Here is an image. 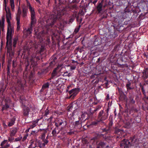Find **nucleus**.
<instances>
[{"instance_id": "obj_1", "label": "nucleus", "mask_w": 148, "mask_h": 148, "mask_svg": "<svg viewBox=\"0 0 148 148\" xmlns=\"http://www.w3.org/2000/svg\"><path fill=\"white\" fill-rule=\"evenodd\" d=\"M12 34L10 33V34L8 35V34H7L6 37V47L7 49V53L8 55L10 57L9 59L10 60H11L14 55L11 47Z\"/></svg>"}, {"instance_id": "obj_2", "label": "nucleus", "mask_w": 148, "mask_h": 148, "mask_svg": "<svg viewBox=\"0 0 148 148\" xmlns=\"http://www.w3.org/2000/svg\"><path fill=\"white\" fill-rule=\"evenodd\" d=\"M11 19V14L10 11L7 12L6 21L8 23V29L7 34L8 36L10 33L14 32L13 28L11 26L10 20Z\"/></svg>"}, {"instance_id": "obj_3", "label": "nucleus", "mask_w": 148, "mask_h": 148, "mask_svg": "<svg viewBox=\"0 0 148 148\" xmlns=\"http://www.w3.org/2000/svg\"><path fill=\"white\" fill-rule=\"evenodd\" d=\"M29 8L30 12L31 14V20L32 23L36 22V20L35 17V13L34 9L31 7V5L29 4Z\"/></svg>"}, {"instance_id": "obj_4", "label": "nucleus", "mask_w": 148, "mask_h": 148, "mask_svg": "<svg viewBox=\"0 0 148 148\" xmlns=\"http://www.w3.org/2000/svg\"><path fill=\"white\" fill-rule=\"evenodd\" d=\"M108 112L107 113H104L103 110L101 111L98 116V119L100 121L105 120L107 118Z\"/></svg>"}, {"instance_id": "obj_5", "label": "nucleus", "mask_w": 148, "mask_h": 148, "mask_svg": "<svg viewBox=\"0 0 148 148\" xmlns=\"http://www.w3.org/2000/svg\"><path fill=\"white\" fill-rule=\"evenodd\" d=\"M64 14L63 11H61L60 10H58L56 14L55 13V15L53 14V22H54L57 18H60Z\"/></svg>"}, {"instance_id": "obj_6", "label": "nucleus", "mask_w": 148, "mask_h": 148, "mask_svg": "<svg viewBox=\"0 0 148 148\" xmlns=\"http://www.w3.org/2000/svg\"><path fill=\"white\" fill-rule=\"evenodd\" d=\"M79 89L77 88H75L69 91V92L70 95L69 96V98H70L71 97L73 98L79 92Z\"/></svg>"}, {"instance_id": "obj_7", "label": "nucleus", "mask_w": 148, "mask_h": 148, "mask_svg": "<svg viewBox=\"0 0 148 148\" xmlns=\"http://www.w3.org/2000/svg\"><path fill=\"white\" fill-rule=\"evenodd\" d=\"M21 11L19 8L18 9V12L16 14V20L17 21V29L19 30L20 28V18Z\"/></svg>"}, {"instance_id": "obj_8", "label": "nucleus", "mask_w": 148, "mask_h": 148, "mask_svg": "<svg viewBox=\"0 0 148 148\" xmlns=\"http://www.w3.org/2000/svg\"><path fill=\"white\" fill-rule=\"evenodd\" d=\"M130 145V143L129 140L125 139L122 141L120 144L121 147H122L121 148H127Z\"/></svg>"}, {"instance_id": "obj_9", "label": "nucleus", "mask_w": 148, "mask_h": 148, "mask_svg": "<svg viewBox=\"0 0 148 148\" xmlns=\"http://www.w3.org/2000/svg\"><path fill=\"white\" fill-rule=\"evenodd\" d=\"M5 104L2 107V110H7L10 105V101L9 100L5 99Z\"/></svg>"}, {"instance_id": "obj_10", "label": "nucleus", "mask_w": 148, "mask_h": 148, "mask_svg": "<svg viewBox=\"0 0 148 148\" xmlns=\"http://www.w3.org/2000/svg\"><path fill=\"white\" fill-rule=\"evenodd\" d=\"M36 22H35L32 23V21L31 22V25L27 29L25 32V33H26L27 35H29L30 34L32 31V27L36 23Z\"/></svg>"}, {"instance_id": "obj_11", "label": "nucleus", "mask_w": 148, "mask_h": 148, "mask_svg": "<svg viewBox=\"0 0 148 148\" xmlns=\"http://www.w3.org/2000/svg\"><path fill=\"white\" fill-rule=\"evenodd\" d=\"M59 68L58 67H57L55 68V69L53 70L52 74L51 76L50 79H51L57 76L58 73V69Z\"/></svg>"}, {"instance_id": "obj_12", "label": "nucleus", "mask_w": 148, "mask_h": 148, "mask_svg": "<svg viewBox=\"0 0 148 148\" xmlns=\"http://www.w3.org/2000/svg\"><path fill=\"white\" fill-rule=\"evenodd\" d=\"M142 76L144 79H146L148 77V68H147L144 70Z\"/></svg>"}, {"instance_id": "obj_13", "label": "nucleus", "mask_w": 148, "mask_h": 148, "mask_svg": "<svg viewBox=\"0 0 148 148\" xmlns=\"http://www.w3.org/2000/svg\"><path fill=\"white\" fill-rule=\"evenodd\" d=\"M27 9L25 7H24L22 9V16L23 18H25L27 16Z\"/></svg>"}, {"instance_id": "obj_14", "label": "nucleus", "mask_w": 148, "mask_h": 148, "mask_svg": "<svg viewBox=\"0 0 148 148\" xmlns=\"http://www.w3.org/2000/svg\"><path fill=\"white\" fill-rule=\"evenodd\" d=\"M29 110L28 107H25L23 109V115L25 116H28Z\"/></svg>"}, {"instance_id": "obj_15", "label": "nucleus", "mask_w": 148, "mask_h": 148, "mask_svg": "<svg viewBox=\"0 0 148 148\" xmlns=\"http://www.w3.org/2000/svg\"><path fill=\"white\" fill-rule=\"evenodd\" d=\"M102 2H101L99 3L96 7L97 9L98 12V13H100L102 10Z\"/></svg>"}, {"instance_id": "obj_16", "label": "nucleus", "mask_w": 148, "mask_h": 148, "mask_svg": "<svg viewBox=\"0 0 148 148\" xmlns=\"http://www.w3.org/2000/svg\"><path fill=\"white\" fill-rule=\"evenodd\" d=\"M17 132V129L16 128H14L11 130L10 132V137L14 136Z\"/></svg>"}, {"instance_id": "obj_17", "label": "nucleus", "mask_w": 148, "mask_h": 148, "mask_svg": "<svg viewBox=\"0 0 148 148\" xmlns=\"http://www.w3.org/2000/svg\"><path fill=\"white\" fill-rule=\"evenodd\" d=\"M49 82H47L45 84L42 86V89L40 90V91L43 92L45 89L48 88L49 87Z\"/></svg>"}, {"instance_id": "obj_18", "label": "nucleus", "mask_w": 148, "mask_h": 148, "mask_svg": "<svg viewBox=\"0 0 148 148\" xmlns=\"http://www.w3.org/2000/svg\"><path fill=\"white\" fill-rule=\"evenodd\" d=\"M10 4L12 11H14V0H10Z\"/></svg>"}, {"instance_id": "obj_19", "label": "nucleus", "mask_w": 148, "mask_h": 148, "mask_svg": "<svg viewBox=\"0 0 148 148\" xmlns=\"http://www.w3.org/2000/svg\"><path fill=\"white\" fill-rule=\"evenodd\" d=\"M36 58V54H34L32 55L31 58L30 59V62L31 64L34 63L35 59Z\"/></svg>"}, {"instance_id": "obj_20", "label": "nucleus", "mask_w": 148, "mask_h": 148, "mask_svg": "<svg viewBox=\"0 0 148 148\" xmlns=\"http://www.w3.org/2000/svg\"><path fill=\"white\" fill-rule=\"evenodd\" d=\"M18 40V38L17 37H16L13 39V46L14 47H16V45Z\"/></svg>"}, {"instance_id": "obj_21", "label": "nucleus", "mask_w": 148, "mask_h": 148, "mask_svg": "<svg viewBox=\"0 0 148 148\" xmlns=\"http://www.w3.org/2000/svg\"><path fill=\"white\" fill-rule=\"evenodd\" d=\"M38 121V120L36 121H34L31 123L30 125V128H32L35 127L36 125V124L37 123Z\"/></svg>"}, {"instance_id": "obj_22", "label": "nucleus", "mask_w": 148, "mask_h": 148, "mask_svg": "<svg viewBox=\"0 0 148 148\" xmlns=\"http://www.w3.org/2000/svg\"><path fill=\"white\" fill-rule=\"evenodd\" d=\"M88 114L86 113H84L81 115V118L83 120H86L87 118Z\"/></svg>"}, {"instance_id": "obj_23", "label": "nucleus", "mask_w": 148, "mask_h": 148, "mask_svg": "<svg viewBox=\"0 0 148 148\" xmlns=\"http://www.w3.org/2000/svg\"><path fill=\"white\" fill-rule=\"evenodd\" d=\"M15 120V119L14 118L12 119L11 120L10 122L9 123L8 125V126H11L14 125V123Z\"/></svg>"}, {"instance_id": "obj_24", "label": "nucleus", "mask_w": 148, "mask_h": 148, "mask_svg": "<svg viewBox=\"0 0 148 148\" xmlns=\"http://www.w3.org/2000/svg\"><path fill=\"white\" fill-rule=\"evenodd\" d=\"M131 83L128 82L126 84V87L127 90L133 89V88L130 87Z\"/></svg>"}, {"instance_id": "obj_25", "label": "nucleus", "mask_w": 148, "mask_h": 148, "mask_svg": "<svg viewBox=\"0 0 148 148\" xmlns=\"http://www.w3.org/2000/svg\"><path fill=\"white\" fill-rule=\"evenodd\" d=\"M4 20L3 19L1 21V25L0 26V34H1V28H4Z\"/></svg>"}, {"instance_id": "obj_26", "label": "nucleus", "mask_w": 148, "mask_h": 148, "mask_svg": "<svg viewBox=\"0 0 148 148\" xmlns=\"http://www.w3.org/2000/svg\"><path fill=\"white\" fill-rule=\"evenodd\" d=\"M105 143L102 142H100L98 144V146L97 147V148H101L100 147H103L105 146Z\"/></svg>"}, {"instance_id": "obj_27", "label": "nucleus", "mask_w": 148, "mask_h": 148, "mask_svg": "<svg viewBox=\"0 0 148 148\" xmlns=\"http://www.w3.org/2000/svg\"><path fill=\"white\" fill-rule=\"evenodd\" d=\"M47 137L46 139H43L42 140V142H43V144L45 146L47 145V143H48V141L47 140Z\"/></svg>"}, {"instance_id": "obj_28", "label": "nucleus", "mask_w": 148, "mask_h": 148, "mask_svg": "<svg viewBox=\"0 0 148 148\" xmlns=\"http://www.w3.org/2000/svg\"><path fill=\"white\" fill-rule=\"evenodd\" d=\"M47 132L45 130L43 133H42L41 135V139H45V134H46Z\"/></svg>"}, {"instance_id": "obj_29", "label": "nucleus", "mask_w": 148, "mask_h": 148, "mask_svg": "<svg viewBox=\"0 0 148 148\" xmlns=\"http://www.w3.org/2000/svg\"><path fill=\"white\" fill-rule=\"evenodd\" d=\"M17 85L19 87H21L23 86V84L21 83V80H18L17 82Z\"/></svg>"}, {"instance_id": "obj_30", "label": "nucleus", "mask_w": 148, "mask_h": 148, "mask_svg": "<svg viewBox=\"0 0 148 148\" xmlns=\"http://www.w3.org/2000/svg\"><path fill=\"white\" fill-rule=\"evenodd\" d=\"M7 140H4L1 143V146L2 148H3V146H4L5 144H6L7 143Z\"/></svg>"}, {"instance_id": "obj_31", "label": "nucleus", "mask_w": 148, "mask_h": 148, "mask_svg": "<svg viewBox=\"0 0 148 148\" xmlns=\"http://www.w3.org/2000/svg\"><path fill=\"white\" fill-rule=\"evenodd\" d=\"M80 27V25H79L78 27L75 28L74 31V32L75 33H77L79 31Z\"/></svg>"}, {"instance_id": "obj_32", "label": "nucleus", "mask_w": 148, "mask_h": 148, "mask_svg": "<svg viewBox=\"0 0 148 148\" xmlns=\"http://www.w3.org/2000/svg\"><path fill=\"white\" fill-rule=\"evenodd\" d=\"M49 110L48 109H47L45 111V113L44 114L45 116H47V115L49 114Z\"/></svg>"}, {"instance_id": "obj_33", "label": "nucleus", "mask_w": 148, "mask_h": 148, "mask_svg": "<svg viewBox=\"0 0 148 148\" xmlns=\"http://www.w3.org/2000/svg\"><path fill=\"white\" fill-rule=\"evenodd\" d=\"M56 129L55 128L52 131V134L53 136H56Z\"/></svg>"}, {"instance_id": "obj_34", "label": "nucleus", "mask_w": 148, "mask_h": 148, "mask_svg": "<svg viewBox=\"0 0 148 148\" xmlns=\"http://www.w3.org/2000/svg\"><path fill=\"white\" fill-rule=\"evenodd\" d=\"M22 138V137L21 136H19L18 137L15 138V141H19Z\"/></svg>"}, {"instance_id": "obj_35", "label": "nucleus", "mask_w": 148, "mask_h": 148, "mask_svg": "<svg viewBox=\"0 0 148 148\" xmlns=\"http://www.w3.org/2000/svg\"><path fill=\"white\" fill-rule=\"evenodd\" d=\"M39 146L40 148L44 147H45L44 145L42 143L39 144Z\"/></svg>"}, {"instance_id": "obj_36", "label": "nucleus", "mask_w": 148, "mask_h": 148, "mask_svg": "<svg viewBox=\"0 0 148 148\" xmlns=\"http://www.w3.org/2000/svg\"><path fill=\"white\" fill-rule=\"evenodd\" d=\"M9 137L8 138L9 141L10 142H12L13 140H14V138L13 137L12 138V137Z\"/></svg>"}, {"instance_id": "obj_37", "label": "nucleus", "mask_w": 148, "mask_h": 148, "mask_svg": "<svg viewBox=\"0 0 148 148\" xmlns=\"http://www.w3.org/2000/svg\"><path fill=\"white\" fill-rule=\"evenodd\" d=\"M10 145L9 144H5V145L4 146H3V148H8V147H9Z\"/></svg>"}, {"instance_id": "obj_38", "label": "nucleus", "mask_w": 148, "mask_h": 148, "mask_svg": "<svg viewBox=\"0 0 148 148\" xmlns=\"http://www.w3.org/2000/svg\"><path fill=\"white\" fill-rule=\"evenodd\" d=\"M27 135H25V136L23 138V139H22V141H24V140H25L27 138Z\"/></svg>"}, {"instance_id": "obj_39", "label": "nucleus", "mask_w": 148, "mask_h": 148, "mask_svg": "<svg viewBox=\"0 0 148 148\" xmlns=\"http://www.w3.org/2000/svg\"><path fill=\"white\" fill-rule=\"evenodd\" d=\"M15 61H14V60H13V66L15 67L16 65V63L15 62Z\"/></svg>"}, {"instance_id": "obj_40", "label": "nucleus", "mask_w": 148, "mask_h": 148, "mask_svg": "<svg viewBox=\"0 0 148 148\" xmlns=\"http://www.w3.org/2000/svg\"><path fill=\"white\" fill-rule=\"evenodd\" d=\"M68 72L67 71H66L63 74V76H67V75L68 74Z\"/></svg>"}, {"instance_id": "obj_41", "label": "nucleus", "mask_w": 148, "mask_h": 148, "mask_svg": "<svg viewBox=\"0 0 148 148\" xmlns=\"http://www.w3.org/2000/svg\"><path fill=\"white\" fill-rule=\"evenodd\" d=\"M62 80H63V79L62 78H59L57 81V83H60V82Z\"/></svg>"}, {"instance_id": "obj_42", "label": "nucleus", "mask_w": 148, "mask_h": 148, "mask_svg": "<svg viewBox=\"0 0 148 148\" xmlns=\"http://www.w3.org/2000/svg\"><path fill=\"white\" fill-rule=\"evenodd\" d=\"M75 68H76L75 66H71V70H74L75 69Z\"/></svg>"}, {"instance_id": "obj_43", "label": "nucleus", "mask_w": 148, "mask_h": 148, "mask_svg": "<svg viewBox=\"0 0 148 148\" xmlns=\"http://www.w3.org/2000/svg\"><path fill=\"white\" fill-rule=\"evenodd\" d=\"M53 13H54V12H53ZM53 14L54 15H55V14H52V15H51V18L52 19L51 20V21H52V23H53L54 22H53Z\"/></svg>"}, {"instance_id": "obj_44", "label": "nucleus", "mask_w": 148, "mask_h": 148, "mask_svg": "<svg viewBox=\"0 0 148 148\" xmlns=\"http://www.w3.org/2000/svg\"><path fill=\"white\" fill-rule=\"evenodd\" d=\"M44 47H42L40 49V52L41 53V52H43L44 51Z\"/></svg>"}, {"instance_id": "obj_45", "label": "nucleus", "mask_w": 148, "mask_h": 148, "mask_svg": "<svg viewBox=\"0 0 148 148\" xmlns=\"http://www.w3.org/2000/svg\"><path fill=\"white\" fill-rule=\"evenodd\" d=\"M109 95L108 94L107 95V97L106 98V99L107 100H108V99H109Z\"/></svg>"}, {"instance_id": "obj_46", "label": "nucleus", "mask_w": 148, "mask_h": 148, "mask_svg": "<svg viewBox=\"0 0 148 148\" xmlns=\"http://www.w3.org/2000/svg\"><path fill=\"white\" fill-rule=\"evenodd\" d=\"M8 1V0H4V4L6 5Z\"/></svg>"}, {"instance_id": "obj_47", "label": "nucleus", "mask_w": 148, "mask_h": 148, "mask_svg": "<svg viewBox=\"0 0 148 148\" xmlns=\"http://www.w3.org/2000/svg\"><path fill=\"white\" fill-rule=\"evenodd\" d=\"M30 142V143L31 144V145H32L33 144V143H34V141H33V140H31Z\"/></svg>"}, {"instance_id": "obj_48", "label": "nucleus", "mask_w": 148, "mask_h": 148, "mask_svg": "<svg viewBox=\"0 0 148 148\" xmlns=\"http://www.w3.org/2000/svg\"><path fill=\"white\" fill-rule=\"evenodd\" d=\"M62 123H63V122L62 121L58 123L59 126L61 125H62Z\"/></svg>"}, {"instance_id": "obj_49", "label": "nucleus", "mask_w": 148, "mask_h": 148, "mask_svg": "<svg viewBox=\"0 0 148 148\" xmlns=\"http://www.w3.org/2000/svg\"><path fill=\"white\" fill-rule=\"evenodd\" d=\"M55 125L57 127H58L59 126L58 123H56Z\"/></svg>"}, {"instance_id": "obj_50", "label": "nucleus", "mask_w": 148, "mask_h": 148, "mask_svg": "<svg viewBox=\"0 0 148 148\" xmlns=\"http://www.w3.org/2000/svg\"><path fill=\"white\" fill-rule=\"evenodd\" d=\"M35 1L38 3H40V2L39 0H35Z\"/></svg>"}, {"instance_id": "obj_51", "label": "nucleus", "mask_w": 148, "mask_h": 148, "mask_svg": "<svg viewBox=\"0 0 148 148\" xmlns=\"http://www.w3.org/2000/svg\"><path fill=\"white\" fill-rule=\"evenodd\" d=\"M71 76V74L70 73H68V74L67 75V76H68V77H70Z\"/></svg>"}, {"instance_id": "obj_52", "label": "nucleus", "mask_w": 148, "mask_h": 148, "mask_svg": "<svg viewBox=\"0 0 148 148\" xmlns=\"http://www.w3.org/2000/svg\"><path fill=\"white\" fill-rule=\"evenodd\" d=\"M132 103H134V100H133V99H132Z\"/></svg>"}, {"instance_id": "obj_53", "label": "nucleus", "mask_w": 148, "mask_h": 148, "mask_svg": "<svg viewBox=\"0 0 148 148\" xmlns=\"http://www.w3.org/2000/svg\"><path fill=\"white\" fill-rule=\"evenodd\" d=\"M97 1H93V3L94 4H95L96 3Z\"/></svg>"}, {"instance_id": "obj_54", "label": "nucleus", "mask_w": 148, "mask_h": 148, "mask_svg": "<svg viewBox=\"0 0 148 148\" xmlns=\"http://www.w3.org/2000/svg\"><path fill=\"white\" fill-rule=\"evenodd\" d=\"M53 62H51L50 63V65H51V64H52Z\"/></svg>"}, {"instance_id": "obj_55", "label": "nucleus", "mask_w": 148, "mask_h": 148, "mask_svg": "<svg viewBox=\"0 0 148 148\" xmlns=\"http://www.w3.org/2000/svg\"><path fill=\"white\" fill-rule=\"evenodd\" d=\"M98 108H96L95 110V111H96L98 110Z\"/></svg>"}, {"instance_id": "obj_56", "label": "nucleus", "mask_w": 148, "mask_h": 148, "mask_svg": "<svg viewBox=\"0 0 148 148\" xmlns=\"http://www.w3.org/2000/svg\"><path fill=\"white\" fill-rule=\"evenodd\" d=\"M60 2H61L62 0H58Z\"/></svg>"}, {"instance_id": "obj_57", "label": "nucleus", "mask_w": 148, "mask_h": 148, "mask_svg": "<svg viewBox=\"0 0 148 148\" xmlns=\"http://www.w3.org/2000/svg\"><path fill=\"white\" fill-rule=\"evenodd\" d=\"M96 41H95V42H94V45H95L96 44Z\"/></svg>"}, {"instance_id": "obj_58", "label": "nucleus", "mask_w": 148, "mask_h": 148, "mask_svg": "<svg viewBox=\"0 0 148 148\" xmlns=\"http://www.w3.org/2000/svg\"><path fill=\"white\" fill-rule=\"evenodd\" d=\"M82 19H80V22H81L82 21Z\"/></svg>"}, {"instance_id": "obj_59", "label": "nucleus", "mask_w": 148, "mask_h": 148, "mask_svg": "<svg viewBox=\"0 0 148 148\" xmlns=\"http://www.w3.org/2000/svg\"><path fill=\"white\" fill-rule=\"evenodd\" d=\"M1 29H2V31H3V30H4V28H1Z\"/></svg>"}, {"instance_id": "obj_60", "label": "nucleus", "mask_w": 148, "mask_h": 148, "mask_svg": "<svg viewBox=\"0 0 148 148\" xmlns=\"http://www.w3.org/2000/svg\"><path fill=\"white\" fill-rule=\"evenodd\" d=\"M78 17H77V20H78Z\"/></svg>"}, {"instance_id": "obj_61", "label": "nucleus", "mask_w": 148, "mask_h": 148, "mask_svg": "<svg viewBox=\"0 0 148 148\" xmlns=\"http://www.w3.org/2000/svg\"><path fill=\"white\" fill-rule=\"evenodd\" d=\"M79 122V121H77L76 123V124H77V123H78Z\"/></svg>"}, {"instance_id": "obj_62", "label": "nucleus", "mask_w": 148, "mask_h": 148, "mask_svg": "<svg viewBox=\"0 0 148 148\" xmlns=\"http://www.w3.org/2000/svg\"><path fill=\"white\" fill-rule=\"evenodd\" d=\"M55 60H56V58H55V59H54Z\"/></svg>"}, {"instance_id": "obj_63", "label": "nucleus", "mask_w": 148, "mask_h": 148, "mask_svg": "<svg viewBox=\"0 0 148 148\" xmlns=\"http://www.w3.org/2000/svg\"><path fill=\"white\" fill-rule=\"evenodd\" d=\"M52 118V117H50V118Z\"/></svg>"}, {"instance_id": "obj_64", "label": "nucleus", "mask_w": 148, "mask_h": 148, "mask_svg": "<svg viewBox=\"0 0 148 148\" xmlns=\"http://www.w3.org/2000/svg\"><path fill=\"white\" fill-rule=\"evenodd\" d=\"M4 57H3V58L4 59Z\"/></svg>"}]
</instances>
